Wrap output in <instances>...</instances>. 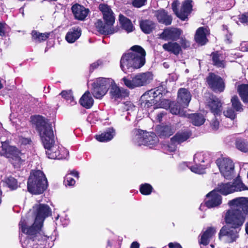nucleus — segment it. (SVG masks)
<instances>
[{"instance_id":"1","label":"nucleus","mask_w":248,"mask_h":248,"mask_svg":"<svg viewBox=\"0 0 248 248\" xmlns=\"http://www.w3.org/2000/svg\"><path fill=\"white\" fill-rule=\"evenodd\" d=\"M231 209L228 210L225 216V220L231 227H223L219 234V239L225 237L228 243L235 241L238 238L240 228L244 224L248 217V198H236L228 202Z\"/></svg>"},{"instance_id":"2","label":"nucleus","mask_w":248,"mask_h":248,"mask_svg":"<svg viewBox=\"0 0 248 248\" xmlns=\"http://www.w3.org/2000/svg\"><path fill=\"white\" fill-rule=\"evenodd\" d=\"M36 211V217L33 224L30 227H26L24 219H21L19 226L22 232L28 235L23 241L22 246L23 248H40L37 241L41 242L46 240V235L42 230L43 222L46 217L50 215L49 207L46 204H38L33 206Z\"/></svg>"},{"instance_id":"3","label":"nucleus","mask_w":248,"mask_h":248,"mask_svg":"<svg viewBox=\"0 0 248 248\" xmlns=\"http://www.w3.org/2000/svg\"><path fill=\"white\" fill-rule=\"evenodd\" d=\"M31 122L36 126L39 133L42 141L46 151V154L50 159H62L64 156L61 155V152L66 154L68 152L63 148H60L58 145L54 144V137L51 124L46 122L41 116H32Z\"/></svg>"},{"instance_id":"4","label":"nucleus","mask_w":248,"mask_h":248,"mask_svg":"<svg viewBox=\"0 0 248 248\" xmlns=\"http://www.w3.org/2000/svg\"><path fill=\"white\" fill-rule=\"evenodd\" d=\"M131 52L123 55L120 60V67L125 73H131L142 67L145 63L146 52L140 46L131 47Z\"/></svg>"},{"instance_id":"5","label":"nucleus","mask_w":248,"mask_h":248,"mask_svg":"<svg viewBox=\"0 0 248 248\" xmlns=\"http://www.w3.org/2000/svg\"><path fill=\"white\" fill-rule=\"evenodd\" d=\"M6 133L0 124V154L9 158L15 168H18L25 161L27 156L16 147L9 145L6 139L2 136Z\"/></svg>"},{"instance_id":"6","label":"nucleus","mask_w":248,"mask_h":248,"mask_svg":"<svg viewBox=\"0 0 248 248\" xmlns=\"http://www.w3.org/2000/svg\"><path fill=\"white\" fill-rule=\"evenodd\" d=\"M99 9L103 15L104 22L98 19L95 23V27L98 32L102 34H112L117 32L118 28L113 27L115 22L114 14L111 8L107 4L101 3Z\"/></svg>"},{"instance_id":"7","label":"nucleus","mask_w":248,"mask_h":248,"mask_svg":"<svg viewBox=\"0 0 248 248\" xmlns=\"http://www.w3.org/2000/svg\"><path fill=\"white\" fill-rule=\"evenodd\" d=\"M47 186L46 178L42 171L37 170L31 172L27 185L29 192L33 194H40Z\"/></svg>"},{"instance_id":"8","label":"nucleus","mask_w":248,"mask_h":248,"mask_svg":"<svg viewBox=\"0 0 248 248\" xmlns=\"http://www.w3.org/2000/svg\"><path fill=\"white\" fill-rule=\"evenodd\" d=\"M153 79V75L150 72L136 74L132 77L131 79L126 77L122 78L124 84L131 89L146 86L150 84Z\"/></svg>"},{"instance_id":"9","label":"nucleus","mask_w":248,"mask_h":248,"mask_svg":"<svg viewBox=\"0 0 248 248\" xmlns=\"http://www.w3.org/2000/svg\"><path fill=\"white\" fill-rule=\"evenodd\" d=\"M114 84V80L110 78H99L92 84V93L97 99L104 96L109 87Z\"/></svg>"},{"instance_id":"10","label":"nucleus","mask_w":248,"mask_h":248,"mask_svg":"<svg viewBox=\"0 0 248 248\" xmlns=\"http://www.w3.org/2000/svg\"><path fill=\"white\" fill-rule=\"evenodd\" d=\"M158 141V137L153 132L138 131L135 137V142L140 146L144 145L151 148L156 145Z\"/></svg>"},{"instance_id":"11","label":"nucleus","mask_w":248,"mask_h":248,"mask_svg":"<svg viewBox=\"0 0 248 248\" xmlns=\"http://www.w3.org/2000/svg\"><path fill=\"white\" fill-rule=\"evenodd\" d=\"M216 163L221 175L226 179H232L234 172V164L228 158H220L217 160Z\"/></svg>"},{"instance_id":"12","label":"nucleus","mask_w":248,"mask_h":248,"mask_svg":"<svg viewBox=\"0 0 248 248\" xmlns=\"http://www.w3.org/2000/svg\"><path fill=\"white\" fill-rule=\"evenodd\" d=\"M207 82L211 89L216 93L222 92L225 89L223 80L218 75L210 73L207 78Z\"/></svg>"},{"instance_id":"13","label":"nucleus","mask_w":248,"mask_h":248,"mask_svg":"<svg viewBox=\"0 0 248 248\" xmlns=\"http://www.w3.org/2000/svg\"><path fill=\"white\" fill-rule=\"evenodd\" d=\"M245 189L244 185L241 183L236 182L231 184L230 183L221 184L217 188V191L220 192L223 195H228L235 191H241Z\"/></svg>"},{"instance_id":"14","label":"nucleus","mask_w":248,"mask_h":248,"mask_svg":"<svg viewBox=\"0 0 248 248\" xmlns=\"http://www.w3.org/2000/svg\"><path fill=\"white\" fill-rule=\"evenodd\" d=\"M206 105L215 116L220 115L222 110V103L216 96L211 95L206 100Z\"/></svg>"},{"instance_id":"15","label":"nucleus","mask_w":248,"mask_h":248,"mask_svg":"<svg viewBox=\"0 0 248 248\" xmlns=\"http://www.w3.org/2000/svg\"><path fill=\"white\" fill-rule=\"evenodd\" d=\"M222 203V197L216 190H214L206 195L205 204L209 208L218 206Z\"/></svg>"},{"instance_id":"16","label":"nucleus","mask_w":248,"mask_h":248,"mask_svg":"<svg viewBox=\"0 0 248 248\" xmlns=\"http://www.w3.org/2000/svg\"><path fill=\"white\" fill-rule=\"evenodd\" d=\"M194 162L195 165L190 168V170L196 173L202 174L204 172L205 167L201 165V162H204L203 155L202 153H197L194 155Z\"/></svg>"},{"instance_id":"17","label":"nucleus","mask_w":248,"mask_h":248,"mask_svg":"<svg viewBox=\"0 0 248 248\" xmlns=\"http://www.w3.org/2000/svg\"><path fill=\"white\" fill-rule=\"evenodd\" d=\"M71 9L75 18L79 20H84L89 12L88 9L78 4L74 5Z\"/></svg>"},{"instance_id":"18","label":"nucleus","mask_w":248,"mask_h":248,"mask_svg":"<svg viewBox=\"0 0 248 248\" xmlns=\"http://www.w3.org/2000/svg\"><path fill=\"white\" fill-rule=\"evenodd\" d=\"M191 99L190 92L185 88H181L178 92L177 101L183 108H186Z\"/></svg>"},{"instance_id":"19","label":"nucleus","mask_w":248,"mask_h":248,"mask_svg":"<svg viewBox=\"0 0 248 248\" xmlns=\"http://www.w3.org/2000/svg\"><path fill=\"white\" fill-rule=\"evenodd\" d=\"M181 31L177 29H166L160 35V38L165 40H176L180 34Z\"/></svg>"},{"instance_id":"20","label":"nucleus","mask_w":248,"mask_h":248,"mask_svg":"<svg viewBox=\"0 0 248 248\" xmlns=\"http://www.w3.org/2000/svg\"><path fill=\"white\" fill-rule=\"evenodd\" d=\"M170 110L172 114L178 115L181 117H187V113L184 110V108L181 106V103L178 101L176 102H172L169 106Z\"/></svg>"},{"instance_id":"21","label":"nucleus","mask_w":248,"mask_h":248,"mask_svg":"<svg viewBox=\"0 0 248 248\" xmlns=\"http://www.w3.org/2000/svg\"><path fill=\"white\" fill-rule=\"evenodd\" d=\"M192 1L186 0L183 3L180 13H177V16L182 20H185L192 9Z\"/></svg>"},{"instance_id":"22","label":"nucleus","mask_w":248,"mask_h":248,"mask_svg":"<svg viewBox=\"0 0 248 248\" xmlns=\"http://www.w3.org/2000/svg\"><path fill=\"white\" fill-rule=\"evenodd\" d=\"M208 33V31L206 28L202 27L198 28L195 35L196 42L201 45H205L207 42L206 36Z\"/></svg>"},{"instance_id":"23","label":"nucleus","mask_w":248,"mask_h":248,"mask_svg":"<svg viewBox=\"0 0 248 248\" xmlns=\"http://www.w3.org/2000/svg\"><path fill=\"white\" fill-rule=\"evenodd\" d=\"M110 93L111 97L115 99L124 97L128 95V93L125 90L119 88L114 82L111 86Z\"/></svg>"},{"instance_id":"24","label":"nucleus","mask_w":248,"mask_h":248,"mask_svg":"<svg viewBox=\"0 0 248 248\" xmlns=\"http://www.w3.org/2000/svg\"><path fill=\"white\" fill-rule=\"evenodd\" d=\"M115 130L112 128H109L106 131L95 136L96 139L100 142H107L111 140L115 135Z\"/></svg>"},{"instance_id":"25","label":"nucleus","mask_w":248,"mask_h":248,"mask_svg":"<svg viewBox=\"0 0 248 248\" xmlns=\"http://www.w3.org/2000/svg\"><path fill=\"white\" fill-rule=\"evenodd\" d=\"M161 94L158 90L152 89L146 92L140 97V101H157L155 99Z\"/></svg>"},{"instance_id":"26","label":"nucleus","mask_w":248,"mask_h":248,"mask_svg":"<svg viewBox=\"0 0 248 248\" xmlns=\"http://www.w3.org/2000/svg\"><path fill=\"white\" fill-rule=\"evenodd\" d=\"M156 16L160 23L169 25L171 23L172 17L168 15L164 10H159L156 13Z\"/></svg>"},{"instance_id":"27","label":"nucleus","mask_w":248,"mask_h":248,"mask_svg":"<svg viewBox=\"0 0 248 248\" xmlns=\"http://www.w3.org/2000/svg\"><path fill=\"white\" fill-rule=\"evenodd\" d=\"M190 136L189 132H178L171 139V142L174 144H179L186 141Z\"/></svg>"},{"instance_id":"28","label":"nucleus","mask_w":248,"mask_h":248,"mask_svg":"<svg viewBox=\"0 0 248 248\" xmlns=\"http://www.w3.org/2000/svg\"><path fill=\"white\" fill-rule=\"evenodd\" d=\"M216 232V230L214 228H208L201 235L200 243L203 245H208L209 243L210 239L214 235Z\"/></svg>"},{"instance_id":"29","label":"nucleus","mask_w":248,"mask_h":248,"mask_svg":"<svg viewBox=\"0 0 248 248\" xmlns=\"http://www.w3.org/2000/svg\"><path fill=\"white\" fill-rule=\"evenodd\" d=\"M175 129L170 125L160 126L157 127V132L161 137H168L171 135Z\"/></svg>"},{"instance_id":"30","label":"nucleus","mask_w":248,"mask_h":248,"mask_svg":"<svg viewBox=\"0 0 248 248\" xmlns=\"http://www.w3.org/2000/svg\"><path fill=\"white\" fill-rule=\"evenodd\" d=\"M119 20L122 28L127 32H132L134 30V27L131 21L123 15H119Z\"/></svg>"},{"instance_id":"31","label":"nucleus","mask_w":248,"mask_h":248,"mask_svg":"<svg viewBox=\"0 0 248 248\" xmlns=\"http://www.w3.org/2000/svg\"><path fill=\"white\" fill-rule=\"evenodd\" d=\"M79 103L82 106L86 108H90L92 107L93 104V100L90 95L89 91H86L82 96L80 99Z\"/></svg>"},{"instance_id":"32","label":"nucleus","mask_w":248,"mask_h":248,"mask_svg":"<svg viewBox=\"0 0 248 248\" xmlns=\"http://www.w3.org/2000/svg\"><path fill=\"white\" fill-rule=\"evenodd\" d=\"M81 35V30L78 28H74L70 30L66 34L65 39L70 43L75 42Z\"/></svg>"},{"instance_id":"33","label":"nucleus","mask_w":248,"mask_h":248,"mask_svg":"<svg viewBox=\"0 0 248 248\" xmlns=\"http://www.w3.org/2000/svg\"><path fill=\"white\" fill-rule=\"evenodd\" d=\"M163 49L167 51L170 52L175 55H178L181 51L180 45L175 42H169L164 44L162 46Z\"/></svg>"},{"instance_id":"34","label":"nucleus","mask_w":248,"mask_h":248,"mask_svg":"<svg viewBox=\"0 0 248 248\" xmlns=\"http://www.w3.org/2000/svg\"><path fill=\"white\" fill-rule=\"evenodd\" d=\"M212 61L215 65L218 67H224L225 65L224 56L217 51L211 54Z\"/></svg>"},{"instance_id":"35","label":"nucleus","mask_w":248,"mask_h":248,"mask_svg":"<svg viewBox=\"0 0 248 248\" xmlns=\"http://www.w3.org/2000/svg\"><path fill=\"white\" fill-rule=\"evenodd\" d=\"M187 118L191 119V123L196 126H200L203 124L205 118L202 114H187Z\"/></svg>"},{"instance_id":"36","label":"nucleus","mask_w":248,"mask_h":248,"mask_svg":"<svg viewBox=\"0 0 248 248\" xmlns=\"http://www.w3.org/2000/svg\"><path fill=\"white\" fill-rule=\"evenodd\" d=\"M140 27L145 33H150L155 28V23L150 20H142L140 22Z\"/></svg>"},{"instance_id":"37","label":"nucleus","mask_w":248,"mask_h":248,"mask_svg":"<svg viewBox=\"0 0 248 248\" xmlns=\"http://www.w3.org/2000/svg\"><path fill=\"white\" fill-rule=\"evenodd\" d=\"M237 91L243 102H248V84H241L238 86Z\"/></svg>"},{"instance_id":"38","label":"nucleus","mask_w":248,"mask_h":248,"mask_svg":"<svg viewBox=\"0 0 248 248\" xmlns=\"http://www.w3.org/2000/svg\"><path fill=\"white\" fill-rule=\"evenodd\" d=\"M73 176L74 177L78 178V172L75 170L71 171L70 172L67 174L64 179V182L65 186H72L75 184V180L71 177Z\"/></svg>"},{"instance_id":"39","label":"nucleus","mask_w":248,"mask_h":248,"mask_svg":"<svg viewBox=\"0 0 248 248\" xmlns=\"http://www.w3.org/2000/svg\"><path fill=\"white\" fill-rule=\"evenodd\" d=\"M31 34L32 38L35 41L40 42L46 40L49 37L50 33H40L36 31H32Z\"/></svg>"},{"instance_id":"40","label":"nucleus","mask_w":248,"mask_h":248,"mask_svg":"<svg viewBox=\"0 0 248 248\" xmlns=\"http://www.w3.org/2000/svg\"><path fill=\"white\" fill-rule=\"evenodd\" d=\"M235 146L237 149L241 152H248V142L243 139L238 138L235 141Z\"/></svg>"},{"instance_id":"41","label":"nucleus","mask_w":248,"mask_h":248,"mask_svg":"<svg viewBox=\"0 0 248 248\" xmlns=\"http://www.w3.org/2000/svg\"><path fill=\"white\" fill-rule=\"evenodd\" d=\"M61 94L71 105L76 104V102L74 100L71 91H63L61 93Z\"/></svg>"},{"instance_id":"42","label":"nucleus","mask_w":248,"mask_h":248,"mask_svg":"<svg viewBox=\"0 0 248 248\" xmlns=\"http://www.w3.org/2000/svg\"><path fill=\"white\" fill-rule=\"evenodd\" d=\"M232 106L237 111H242L243 110V106L239 101L238 97L234 95L231 99Z\"/></svg>"},{"instance_id":"43","label":"nucleus","mask_w":248,"mask_h":248,"mask_svg":"<svg viewBox=\"0 0 248 248\" xmlns=\"http://www.w3.org/2000/svg\"><path fill=\"white\" fill-rule=\"evenodd\" d=\"M3 183L6 184V186L12 190L16 189L17 186V182L16 179L14 177H10L6 178Z\"/></svg>"},{"instance_id":"44","label":"nucleus","mask_w":248,"mask_h":248,"mask_svg":"<svg viewBox=\"0 0 248 248\" xmlns=\"http://www.w3.org/2000/svg\"><path fill=\"white\" fill-rule=\"evenodd\" d=\"M152 186L148 184L141 185L140 187V192L143 195H148L152 192Z\"/></svg>"},{"instance_id":"45","label":"nucleus","mask_w":248,"mask_h":248,"mask_svg":"<svg viewBox=\"0 0 248 248\" xmlns=\"http://www.w3.org/2000/svg\"><path fill=\"white\" fill-rule=\"evenodd\" d=\"M223 114L226 117L230 118L231 120H233L236 117V114L232 108H228L225 110Z\"/></svg>"},{"instance_id":"46","label":"nucleus","mask_w":248,"mask_h":248,"mask_svg":"<svg viewBox=\"0 0 248 248\" xmlns=\"http://www.w3.org/2000/svg\"><path fill=\"white\" fill-rule=\"evenodd\" d=\"M156 102L157 101H153L152 100H150L149 101H140L141 107L145 109H148L150 107L154 106Z\"/></svg>"},{"instance_id":"47","label":"nucleus","mask_w":248,"mask_h":248,"mask_svg":"<svg viewBox=\"0 0 248 248\" xmlns=\"http://www.w3.org/2000/svg\"><path fill=\"white\" fill-rule=\"evenodd\" d=\"M147 0H133L132 1L133 5L137 8H140L144 5Z\"/></svg>"},{"instance_id":"48","label":"nucleus","mask_w":248,"mask_h":248,"mask_svg":"<svg viewBox=\"0 0 248 248\" xmlns=\"http://www.w3.org/2000/svg\"><path fill=\"white\" fill-rule=\"evenodd\" d=\"M219 122L218 119L216 118L212 120L211 126L213 129L217 130L219 127Z\"/></svg>"},{"instance_id":"49","label":"nucleus","mask_w":248,"mask_h":248,"mask_svg":"<svg viewBox=\"0 0 248 248\" xmlns=\"http://www.w3.org/2000/svg\"><path fill=\"white\" fill-rule=\"evenodd\" d=\"M180 2L178 0H174L173 3H172V9L173 11L175 13L176 15L177 16V13H180L177 10V6L179 5Z\"/></svg>"},{"instance_id":"50","label":"nucleus","mask_w":248,"mask_h":248,"mask_svg":"<svg viewBox=\"0 0 248 248\" xmlns=\"http://www.w3.org/2000/svg\"><path fill=\"white\" fill-rule=\"evenodd\" d=\"M239 20L240 22L243 24L248 23V14H244L239 16Z\"/></svg>"},{"instance_id":"51","label":"nucleus","mask_w":248,"mask_h":248,"mask_svg":"<svg viewBox=\"0 0 248 248\" xmlns=\"http://www.w3.org/2000/svg\"><path fill=\"white\" fill-rule=\"evenodd\" d=\"M6 25L5 23L0 22V36H4L5 34Z\"/></svg>"},{"instance_id":"52","label":"nucleus","mask_w":248,"mask_h":248,"mask_svg":"<svg viewBox=\"0 0 248 248\" xmlns=\"http://www.w3.org/2000/svg\"><path fill=\"white\" fill-rule=\"evenodd\" d=\"M240 49L242 51H248V42H243L240 45Z\"/></svg>"},{"instance_id":"53","label":"nucleus","mask_w":248,"mask_h":248,"mask_svg":"<svg viewBox=\"0 0 248 248\" xmlns=\"http://www.w3.org/2000/svg\"><path fill=\"white\" fill-rule=\"evenodd\" d=\"M19 142L21 144L26 145L29 144L31 142V140L28 138L22 137L20 139Z\"/></svg>"},{"instance_id":"54","label":"nucleus","mask_w":248,"mask_h":248,"mask_svg":"<svg viewBox=\"0 0 248 248\" xmlns=\"http://www.w3.org/2000/svg\"><path fill=\"white\" fill-rule=\"evenodd\" d=\"M166 114L164 112H160L157 114L155 118V121L157 122H160L162 121V117Z\"/></svg>"},{"instance_id":"55","label":"nucleus","mask_w":248,"mask_h":248,"mask_svg":"<svg viewBox=\"0 0 248 248\" xmlns=\"http://www.w3.org/2000/svg\"><path fill=\"white\" fill-rule=\"evenodd\" d=\"M169 247L170 248H182L178 243H170Z\"/></svg>"},{"instance_id":"56","label":"nucleus","mask_w":248,"mask_h":248,"mask_svg":"<svg viewBox=\"0 0 248 248\" xmlns=\"http://www.w3.org/2000/svg\"><path fill=\"white\" fill-rule=\"evenodd\" d=\"M181 45L183 47L186 48L189 46L190 44L188 41H186V40L182 39Z\"/></svg>"},{"instance_id":"57","label":"nucleus","mask_w":248,"mask_h":248,"mask_svg":"<svg viewBox=\"0 0 248 248\" xmlns=\"http://www.w3.org/2000/svg\"><path fill=\"white\" fill-rule=\"evenodd\" d=\"M140 244L137 242H133L130 246V248H139Z\"/></svg>"},{"instance_id":"58","label":"nucleus","mask_w":248,"mask_h":248,"mask_svg":"<svg viewBox=\"0 0 248 248\" xmlns=\"http://www.w3.org/2000/svg\"><path fill=\"white\" fill-rule=\"evenodd\" d=\"M172 146H169L168 148H169V150L170 152H174L176 150V147L174 145L175 144H173L172 143Z\"/></svg>"},{"instance_id":"59","label":"nucleus","mask_w":248,"mask_h":248,"mask_svg":"<svg viewBox=\"0 0 248 248\" xmlns=\"http://www.w3.org/2000/svg\"><path fill=\"white\" fill-rule=\"evenodd\" d=\"M101 62L100 61H97L96 62L93 63L92 65V66L96 68L97 66H99L100 64H101Z\"/></svg>"},{"instance_id":"60","label":"nucleus","mask_w":248,"mask_h":248,"mask_svg":"<svg viewBox=\"0 0 248 248\" xmlns=\"http://www.w3.org/2000/svg\"><path fill=\"white\" fill-rule=\"evenodd\" d=\"M245 230L246 233L248 234V222L245 225Z\"/></svg>"},{"instance_id":"61","label":"nucleus","mask_w":248,"mask_h":248,"mask_svg":"<svg viewBox=\"0 0 248 248\" xmlns=\"http://www.w3.org/2000/svg\"><path fill=\"white\" fill-rule=\"evenodd\" d=\"M20 12L22 14V16H24V9L23 8H21L19 9Z\"/></svg>"},{"instance_id":"62","label":"nucleus","mask_w":248,"mask_h":248,"mask_svg":"<svg viewBox=\"0 0 248 248\" xmlns=\"http://www.w3.org/2000/svg\"><path fill=\"white\" fill-rule=\"evenodd\" d=\"M111 246V243L110 241H108V246L107 247V248H110Z\"/></svg>"},{"instance_id":"63","label":"nucleus","mask_w":248,"mask_h":248,"mask_svg":"<svg viewBox=\"0 0 248 248\" xmlns=\"http://www.w3.org/2000/svg\"><path fill=\"white\" fill-rule=\"evenodd\" d=\"M163 65L164 67H165L166 68H168L169 67V64L166 62H164L163 63Z\"/></svg>"},{"instance_id":"64","label":"nucleus","mask_w":248,"mask_h":248,"mask_svg":"<svg viewBox=\"0 0 248 248\" xmlns=\"http://www.w3.org/2000/svg\"><path fill=\"white\" fill-rule=\"evenodd\" d=\"M211 247H212V248H213V247H214V246H213V245H211Z\"/></svg>"}]
</instances>
